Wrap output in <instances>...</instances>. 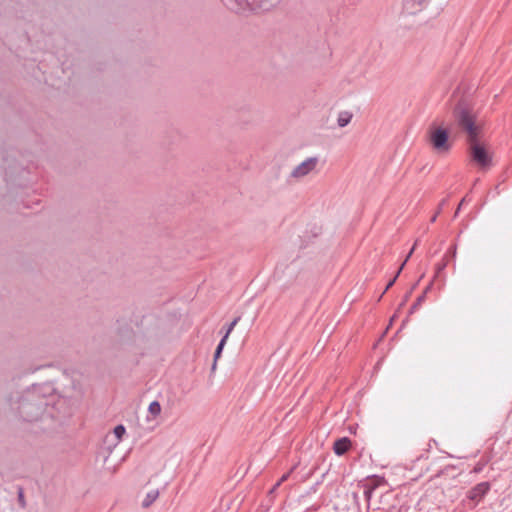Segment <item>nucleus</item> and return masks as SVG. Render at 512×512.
<instances>
[{"instance_id":"4","label":"nucleus","mask_w":512,"mask_h":512,"mask_svg":"<svg viewBox=\"0 0 512 512\" xmlns=\"http://www.w3.org/2000/svg\"><path fill=\"white\" fill-rule=\"evenodd\" d=\"M491 484L488 481L480 482L472 487L466 493V499L470 500L473 504L471 508H475L489 493Z\"/></svg>"},{"instance_id":"10","label":"nucleus","mask_w":512,"mask_h":512,"mask_svg":"<svg viewBox=\"0 0 512 512\" xmlns=\"http://www.w3.org/2000/svg\"><path fill=\"white\" fill-rule=\"evenodd\" d=\"M158 497H159L158 489L150 490L149 492H147V494L145 495V497L142 500V507L143 508L150 507L157 500Z\"/></svg>"},{"instance_id":"6","label":"nucleus","mask_w":512,"mask_h":512,"mask_svg":"<svg viewBox=\"0 0 512 512\" xmlns=\"http://www.w3.org/2000/svg\"><path fill=\"white\" fill-rule=\"evenodd\" d=\"M318 163L317 157H310L299 165H297L291 172V177L293 178H301L308 175L312 170L315 169Z\"/></svg>"},{"instance_id":"23","label":"nucleus","mask_w":512,"mask_h":512,"mask_svg":"<svg viewBox=\"0 0 512 512\" xmlns=\"http://www.w3.org/2000/svg\"><path fill=\"white\" fill-rule=\"evenodd\" d=\"M410 292L406 293L405 297H404V300L402 301V303L400 304V307L404 306L405 302L407 301L408 297L410 296Z\"/></svg>"},{"instance_id":"16","label":"nucleus","mask_w":512,"mask_h":512,"mask_svg":"<svg viewBox=\"0 0 512 512\" xmlns=\"http://www.w3.org/2000/svg\"><path fill=\"white\" fill-rule=\"evenodd\" d=\"M372 479H373V481L371 483H367L364 486L365 487H373V491H375L376 488L384 482V478H381V477H378V476L374 475L372 477Z\"/></svg>"},{"instance_id":"15","label":"nucleus","mask_w":512,"mask_h":512,"mask_svg":"<svg viewBox=\"0 0 512 512\" xmlns=\"http://www.w3.org/2000/svg\"><path fill=\"white\" fill-rule=\"evenodd\" d=\"M489 463V458L488 457H482L477 463L476 465L474 466L472 472L475 473V474H478L480 472L483 471V469L485 468V466Z\"/></svg>"},{"instance_id":"11","label":"nucleus","mask_w":512,"mask_h":512,"mask_svg":"<svg viewBox=\"0 0 512 512\" xmlns=\"http://www.w3.org/2000/svg\"><path fill=\"white\" fill-rule=\"evenodd\" d=\"M353 115L351 112L349 111H341L338 115V119H337V124L339 127H345L347 126L351 119H352Z\"/></svg>"},{"instance_id":"1","label":"nucleus","mask_w":512,"mask_h":512,"mask_svg":"<svg viewBox=\"0 0 512 512\" xmlns=\"http://www.w3.org/2000/svg\"><path fill=\"white\" fill-rule=\"evenodd\" d=\"M452 115L458 127L467 133L468 141L478 138L479 128L476 125V115L465 101H459L455 105Z\"/></svg>"},{"instance_id":"7","label":"nucleus","mask_w":512,"mask_h":512,"mask_svg":"<svg viewBox=\"0 0 512 512\" xmlns=\"http://www.w3.org/2000/svg\"><path fill=\"white\" fill-rule=\"evenodd\" d=\"M352 446V441L349 437L338 438L333 444V452L337 456L346 454Z\"/></svg>"},{"instance_id":"17","label":"nucleus","mask_w":512,"mask_h":512,"mask_svg":"<svg viewBox=\"0 0 512 512\" xmlns=\"http://www.w3.org/2000/svg\"><path fill=\"white\" fill-rule=\"evenodd\" d=\"M114 435L117 439V441H121L122 440V437L123 435L125 434L126 432V429L123 425H118L114 428Z\"/></svg>"},{"instance_id":"12","label":"nucleus","mask_w":512,"mask_h":512,"mask_svg":"<svg viewBox=\"0 0 512 512\" xmlns=\"http://www.w3.org/2000/svg\"><path fill=\"white\" fill-rule=\"evenodd\" d=\"M161 405L158 401H153L149 404L148 413L152 419H156L161 413Z\"/></svg>"},{"instance_id":"20","label":"nucleus","mask_w":512,"mask_h":512,"mask_svg":"<svg viewBox=\"0 0 512 512\" xmlns=\"http://www.w3.org/2000/svg\"><path fill=\"white\" fill-rule=\"evenodd\" d=\"M224 347V338H222L217 346V349L215 351V361H217L220 358L221 351Z\"/></svg>"},{"instance_id":"18","label":"nucleus","mask_w":512,"mask_h":512,"mask_svg":"<svg viewBox=\"0 0 512 512\" xmlns=\"http://www.w3.org/2000/svg\"><path fill=\"white\" fill-rule=\"evenodd\" d=\"M239 319H240V317H235V318L230 322V324L226 327V340L228 339L230 332L233 330L234 326L237 324V322L239 321Z\"/></svg>"},{"instance_id":"22","label":"nucleus","mask_w":512,"mask_h":512,"mask_svg":"<svg viewBox=\"0 0 512 512\" xmlns=\"http://www.w3.org/2000/svg\"><path fill=\"white\" fill-rule=\"evenodd\" d=\"M289 477V473H286V474H283L281 476V478L278 480V482H280V484H282L284 481H286Z\"/></svg>"},{"instance_id":"13","label":"nucleus","mask_w":512,"mask_h":512,"mask_svg":"<svg viewBox=\"0 0 512 512\" xmlns=\"http://www.w3.org/2000/svg\"><path fill=\"white\" fill-rule=\"evenodd\" d=\"M425 298H426V291H423L422 294L417 297L415 302L410 307L408 314L412 315L413 313H415L416 310L419 308V306L424 302Z\"/></svg>"},{"instance_id":"21","label":"nucleus","mask_w":512,"mask_h":512,"mask_svg":"<svg viewBox=\"0 0 512 512\" xmlns=\"http://www.w3.org/2000/svg\"><path fill=\"white\" fill-rule=\"evenodd\" d=\"M450 254L452 255V257H455V255H456V245L451 246L448 249V251L446 252L445 255H447V258H448Z\"/></svg>"},{"instance_id":"14","label":"nucleus","mask_w":512,"mask_h":512,"mask_svg":"<svg viewBox=\"0 0 512 512\" xmlns=\"http://www.w3.org/2000/svg\"><path fill=\"white\" fill-rule=\"evenodd\" d=\"M448 265L447 255H444L440 262H438L435 266V275L434 277L440 276V274L445 270Z\"/></svg>"},{"instance_id":"24","label":"nucleus","mask_w":512,"mask_h":512,"mask_svg":"<svg viewBox=\"0 0 512 512\" xmlns=\"http://www.w3.org/2000/svg\"><path fill=\"white\" fill-rule=\"evenodd\" d=\"M432 285H433V282H432V281L427 285V287H426V288H425V290H424V291H426V294H427V293H428V291L432 288Z\"/></svg>"},{"instance_id":"27","label":"nucleus","mask_w":512,"mask_h":512,"mask_svg":"<svg viewBox=\"0 0 512 512\" xmlns=\"http://www.w3.org/2000/svg\"><path fill=\"white\" fill-rule=\"evenodd\" d=\"M436 218H437V214H435V215L431 218V222H435V221H436Z\"/></svg>"},{"instance_id":"5","label":"nucleus","mask_w":512,"mask_h":512,"mask_svg":"<svg viewBox=\"0 0 512 512\" xmlns=\"http://www.w3.org/2000/svg\"><path fill=\"white\" fill-rule=\"evenodd\" d=\"M228 8L235 13L262 8L258 0H229Z\"/></svg>"},{"instance_id":"25","label":"nucleus","mask_w":512,"mask_h":512,"mask_svg":"<svg viewBox=\"0 0 512 512\" xmlns=\"http://www.w3.org/2000/svg\"><path fill=\"white\" fill-rule=\"evenodd\" d=\"M280 485H281V484H280V482H277V483L272 487V489H271V491H270V492H271V493H272V492H274V491H275V490H276Z\"/></svg>"},{"instance_id":"3","label":"nucleus","mask_w":512,"mask_h":512,"mask_svg":"<svg viewBox=\"0 0 512 512\" xmlns=\"http://www.w3.org/2000/svg\"><path fill=\"white\" fill-rule=\"evenodd\" d=\"M468 143L471 160L481 169H488L492 165V155L488 152L486 147L478 141V138L474 141H468Z\"/></svg>"},{"instance_id":"26","label":"nucleus","mask_w":512,"mask_h":512,"mask_svg":"<svg viewBox=\"0 0 512 512\" xmlns=\"http://www.w3.org/2000/svg\"><path fill=\"white\" fill-rule=\"evenodd\" d=\"M463 202H465V198H463V199H462V201L460 202V204H459V206H458V209H457V211H456V214H457V213H458V211L460 210L461 205H462V203H463Z\"/></svg>"},{"instance_id":"2","label":"nucleus","mask_w":512,"mask_h":512,"mask_svg":"<svg viewBox=\"0 0 512 512\" xmlns=\"http://www.w3.org/2000/svg\"><path fill=\"white\" fill-rule=\"evenodd\" d=\"M429 142L438 154L448 153L453 146L452 141H450L449 130L435 124H432L429 128Z\"/></svg>"},{"instance_id":"8","label":"nucleus","mask_w":512,"mask_h":512,"mask_svg":"<svg viewBox=\"0 0 512 512\" xmlns=\"http://www.w3.org/2000/svg\"><path fill=\"white\" fill-rule=\"evenodd\" d=\"M414 245H416V243H415ZM414 249H415V246H413V247L411 248V250L409 251V253H408V255L406 256L405 260L403 261V263H402V264L400 265V267L398 268V270H397L396 274L394 275V277H393L392 279H390V280H389V282L387 283V285H386V287H385L384 291H383V292H382V294L380 295L379 300L382 298L383 294H385V293H386V292H387V291H388V290H389V289L394 285V283L396 282V280H397L398 276L400 275V273H401L402 269L404 268V266H405L406 262H407V261H408V259L411 257V255H412V253H413Z\"/></svg>"},{"instance_id":"19","label":"nucleus","mask_w":512,"mask_h":512,"mask_svg":"<svg viewBox=\"0 0 512 512\" xmlns=\"http://www.w3.org/2000/svg\"><path fill=\"white\" fill-rule=\"evenodd\" d=\"M373 487H365L364 486V491H363V494H364V498L369 502L372 498V495H373Z\"/></svg>"},{"instance_id":"9","label":"nucleus","mask_w":512,"mask_h":512,"mask_svg":"<svg viewBox=\"0 0 512 512\" xmlns=\"http://www.w3.org/2000/svg\"><path fill=\"white\" fill-rule=\"evenodd\" d=\"M424 1L425 0H418V2H416V0H404L403 7L408 13L414 14L422 9Z\"/></svg>"}]
</instances>
